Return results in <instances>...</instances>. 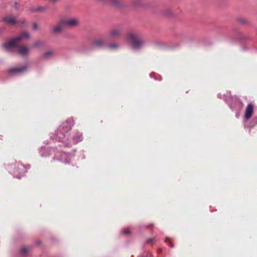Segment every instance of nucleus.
Segmentation results:
<instances>
[{"label": "nucleus", "instance_id": "nucleus-1", "mask_svg": "<svg viewBox=\"0 0 257 257\" xmlns=\"http://www.w3.org/2000/svg\"><path fill=\"white\" fill-rule=\"evenodd\" d=\"M74 124V121L70 118L63 122L58 128L55 133L51 137V139L63 143L65 146L70 147L72 144H76L83 140L82 134L76 132L69 139V132Z\"/></svg>", "mask_w": 257, "mask_h": 257}, {"label": "nucleus", "instance_id": "nucleus-2", "mask_svg": "<svg viewBox=\"0 0 257 257\" xmlns=\"http://www.w3.org/2000/svg\"><path fill=\"white\" fill-rule=\"evenodd\" d=\"M126 40L134 50H139L144 47L147 42L146 39L142 38L141 35L136 32H131L126 36Z\"/></svg>", "mask_w": 257, "mask_h": 257}, {"label": "nucleus", "instance_id": "nucleus-3", "mask_svg": "<svg viewBox=\"0 0 257 257\" xmlns=\"http://www.w3.org/2000/svg\"><path fill=\"white\" fill-rule=\"evenodd\" d=\"M30 167L29 165L24 166L20 163L17 162L15 164L14 167L13 165L11 166L10 172L14 177L20 179L22 174Z\"/></svg>", "mask_w": 257, "mask_h": 257}, {"label": "nucleus", "instance_id": "nucleus-4", "mask_svg": "<svg viewBox=\"0 0 257 257\" xmlns=\"http://www.w3.org/2000/svg\"><path fill=\"white\" fill-rule=\"evenodd\" d=\"M29 34L27 32H23L20 36L12 39L8 42L3 44L4 47L6 50H9L13 47L17 46L18 43H19L20 41L24 38H29Z\"/></svg>", "mask_w": 257, "mask_h": 257}, {"label": "nucleus", "instance_id": "nucleus-5", "mask_svg": "<svg viewBox=\"0 0 257 257\" xmlns=\"http://www.w3.org/2000/svg\"><path fill=\"white\" fill-rule=\"evenodd\" d=\"M54 160L60 161L64 163H69L70 155L65 153L57 152L53 158Z\"/></svg>", "mask_w": 257, "mask_h": 257}, {"label": "nucleus", "instance_id": "nucleus-6", "mask_svg": "<svg viewBox=\"0 0 257 257\" xmlns=\"http://www.w3.org/2000/svg\"><path fill=\"white\" fill-rule=\"evenodd\" d=\"M123 33V28L121 26H116L112 28L109 32V35L112 39H117L120 37Z\"/></svg>", "mask_w": 257, "mask_h": 257}, {"label": "nucleus", "instance_id": "nucleus-7", "mask_svg": "<svg viewBox=\"0 0 257 257\" xmlns=\"http://www.w3.org/2000/svg\"><path fill=\"white\" fill-rule=\"evenodd\" d=\"M229 106L232 110L240 111L243 107V103L239 99L235 98L232 99V102Z\"/></svg>", "mask_w": 257, "mask_h": 257}, {"label": "nucleus", "instance_id": "nucleus-8", "mask_svg": "<svg viewBox=\"0 0 257 257\" xmlns=\"http://www.w3.org/2000/svg\"><path fill=\"white\" fill-rule=\"evenodd\" d=\"M65 26L64 23V20H61L59 21L57 25L53 27L52 30V32L54 34H60L63 32Z\"/></svg>", "mask_w": 257, "mask_h": 257}, {"label": "nucleus", "instance_id": "nucleus-9", "mask_svg": "<svg viewBox=\"0 0 257 257\" xmlns=\"http://www.w3.org/2000/svg\"><path fill=\"white\" fill-rule=\"evenodd\" d=\"M17 49V52L19 54L25 56L27 55L29 53V49L27 47H20L19 43H18L17 46H16L15 47H13L9 50H6L7 51H10L13 50L14 49Z\"/></svg>", "mask_w": 257, "mask_h": 257}, {"label": "nucleus", "instance_id": "nucleus-10", "mask_svg": "<svg viewBox=\"0 0 257 257\" xmlns=\"http://www.w3.org/2000/svg\"><path fill=\"white\" fill-rule=\"evenodd\" d=\"M64 23L65 26L69 27H75L79 26V21L76 18H70L66 20H64Z\"/></svg>", "mask_w": 257, "mask_h": 257}, {"label": "nucleus", "instance_id": "nucleus-11", "mask_svg": "<svg viewBox=\"0 0 257 257\" xmlns=\"http://www.w3.org/2000/svg\"><path fill=\"white\" fill-rule=\"evenodd\" d=\"M105 43L106 39L105 38H98L92 42L91 46L93 48H101L104 46Z\"/></svg>", "mask_w": 257, "mask_h": 257}, {"label": "nucleus", "instance_id": "nucleus-12", "mask_svg": "<svg viewBox=\"0 0 257 257\" xmlns=\"http://www.w3.org/2000/svg\"><path fill=\"white\" fill-rule=\"evenodd\" d=\"M253 110V106L251 103H249L245 111L244 117L246 120H248L251 116Z\"/></svg>", "mask_w": 257, "mask_h": 257}, {"label": "nucleus", "instance_id": "nucleus-13", "mask_svg": "<svg viewBox=\"0 0 257 257\" xmlns=\"http://www.w3.org/2000/svg\"><path fill=\"white\" fill-rule=\"evenodd\" d=\"M27 70V66H24L21 68H13L9 69L8 72L12 74H19L25 72Z\"/></svg>", "mask_w": 257, "mask_h": 257}, {"label": "nucleus", "instance_id": "nucleus-14", "mask_svg": "<svg viewBox=\"0 0 257 257\" xmlns=\"http://www.w3.org/2000/svg\"><path fill=\"white\" fill-rule=\"evenodd\" d=\"M54 152L53 149H47L42 148L40 151V154L42 157H47Z\"/></svg>", "mask_w": 257, "mask_h": 257}, {"label": "nucleus", "instance_id": "nucleus-15", "mask_svg": "<svg viewBox=\"0 0 257 257\" xmlns=\"http://www.w3.org/2000/svg\"><path fill=\"white\" fill-rule=\"evenodd\" d=\"M53 51H48L44 53L41 57L43 59H49L53 56Z\"/></svg>", "mask_w": 257, "mask_h": 257}, {"label": "nucleus", "instance_id": "nucleus-16", "mask_svg": "<svg viewBox=\"0 0 257 257\" xmlns=\"http://www.w3.org/2000/svg\"><path fill=\"white\" fill-rule=\"evenodd\" d=\"M4 21L6 22L9 25H14L16 22V20L14 17H6L3 19Z\"/></svg>", "mask_w": 257, "mask_h": 257}, {"label": "nucleus", "instance_id": "nucleus-17", "mask_svg": "<svg viewBox=\"0 0 257 257\" xmlns=\"http://www.w3.org/2000/svg\"><path fill=\"white\" fill-rule=\"evenodd\" d=\"M46 10V8L44 7H39L37 8H34L31 10L32 13L35 12H43Z\"/></svg>", "mask_w": 257, "mask_h": 257}, {"label": "nucleus", "instance_id": "nucleus-18", "mask_svg": "<svg viewBox=\"0 0 257 257\" xmlns=\"http://www.w3.org/2000/svg\"><path fill=\"white\" fill-rule=\"evenodd\" d=\"M118 46V45L116 44H111L108 45V47L111 49H117Z\"/></svg>", "mask_w": 257, "mask_h": 257}, {"label": "nucleus", "instance_id": "nucleus-19", "mask_svg": "<svg viewBox=\"0 0 257 257\" xmlns=\"http://www.w3.org/2000/svg\"><path fill=\"white\" fill-rule=\"evenodd\" d=\"M238 21L240 23H241L242 24L245 25V24H247L246 20L244 18H239Z\"/></svg>", "mask_w": 257, "mask_h": 257}, {"label": "nucleus", "instance_id": "nucleus-20", "mask_svg": "<svg viewBox=\"0 0 257 257\" xmlns=\"http://www.w3.org/2000/svg\"><path fill=\"white\" fill-rule=\"evenodd\" d=\"M140 0H135L133 2V5L135 6H138L140 5Z\"/></svg>", "mask_w": 257, "mask_h": 257}, {"label": "nucleus", "instance_id": "nucleus-21", "mask_svg": "<svg viewBox=\"0 0 257 257\" xmlns=\"http://www.w3.org/2000/svg\"><path fill=\"white\" fill-rule=\"evenodd\" d=\"M27 251H28V249L26 247H23L21 250V253H23V254L26 253Z\"/></svg>", "mask_w": 257, "mask_h": 257}, {"label": "nucleus", "instance_id": "nucleus-22", "mask_svg": "<svg viewBox=\"0 0 257 257\" xmlns=\"http://www.w3.org/2000/svg\"><path fill=\"white\" fill-rule=\"evenodd\" d=\"M121 233L122 234H128L130 233V231L128 229H124L121 231Z\"/></svg>", "mask_w": 257, "mask_h": 257}, {"label": "nucleus", "instance_id": "nucleus-23", "mask_svg": "<svg viewBox=\"0 0 257 257\" xmlns=\"http://www.w3.org/2000/svg\"><path fill=\"white\" fill-rule=\"evenodd\" d=\"M154 242V239L152 238H149L147 241V243L148 244H152Z\"/></svg>", "mask_w": 257, "mask_h": 257}, {"label": "nucleus", "instance_id": "nucleus-24", "mask_svg": "<svg viewBox=\"0 0 257 257\" xmlns=\"http://www.w3.org/2000/svg\"><path fill=\"white\" fill-rule=\"evenodd\" d=\"M33 28L34 30H37L38 29V25L36 23L33 24Z\"/></svg>", "mask_w": 257, "mask_h": 257}, {"label": "nucleus", "instance_id": "nucleus-25", "mask_svg": "<svg viewBox=\"0 0 257 257\" xmlns=\"http://www.w3.org/2000/svg\"><path fill=\"white\" fill-rule=\"evenodd\" d=\"M40 43H41L40 42H35L34 43V46L36 47H38L40 45Z\"/></svg>", "mask_w": 257, "mask_h": 257}, {"label": "nucleus", "instance_id": "nucleus-26", "mask_svg": "<svg viewBox=\"0 0 257 257\" xmlns=\"http://www.w3.org/2000/svg\"><path fill=\"white\" fill-rule=\"evenodd\" d=\"M14 7L16 9H18V3L17 2H15Z\"/></svg>", "mask_w": 257, "mask_h": 257}, {"label": "nucleus", "instance_id": "nucleus-27", "mask_svg": "<svg viewBox=\"0 0 257 257\" xmlns=\"http://www.w3.org/2000/svg\"><path fill=\"white\" fill-rule=\"evenodd\" d=\"M169 246H170L171 247H172V248H173V247H174V245H173V244H172V243H171V242H170V243H169Z\"/></svg>", "mask_w": 257, "mask_h": 257}, {"label": "nucleus", "instance_id": "nucleus-28", "mask_svg": "<svg viewBox=\"0 0 257 257\" xmlns=\"http://www.w3.org/2000/svg\"><path fill=\"white\" fill-rule=\"evenodd\" d=\"M51 1H52L53 2L55 3V2L58 1L59 0H51Z\"/></svg>", "mask_w": 257, "mask_h": 257}, {"label": "nucleus", "instance_id": "nucleus-29", "mask_svg": "<svg viewBox=\"0 0 257 257\" xmlns=\"http://www.w3.org/2000/svg\"><path fill=\"white\" fill-rule=\"evenodd\" d=\"M159 251V252H161V249H160L159 250V251Z\"/></svg>", "mask_w": 257, "mask_h": 257}]
</instances>
